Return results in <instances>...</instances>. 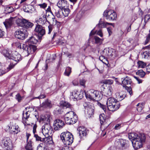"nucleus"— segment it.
<instances>
[{
  "mask_svg": "<svg viewBox=\"0 0 150 150\" xmlns=\"http://www.w3.org/2000/svg\"><path fill=\"white\" fill-rule=\"evenodd\" d=\"M129 138L132 141V143L134 148L138 149L142 146L146 139L143 134L131 133L129 134Z\"/></svg>",
  "mask_w": 150,
  "mask_h": 150,
  "instance_id": "f257e3e1",
  "label": "nucleus"
},
{
  "mask_svg": "<svg viewBox=\"0 0 150 150\" xmlns=\"http://www.w3.org/2000/svg\"><path fill=\"white\" fill-rule=\"evenodd\" d=\"M85 94L86 98L90 100L98 101L102 98L101 93L97 90L91 89Z\"/></svg>",
  "mask_w": 150,
  "mask_h": 150,
  "instance_id": "f03ea898",
  "label": "nucleus"
},
{
  "mask_svg": "<svg viewBox=\"0 0 150 150\" xmlns=\"http://www.w3.org/2000/svg\"><path fill=\"white\" fill-rule=\"evenodd\" d=\"M64 118L66 124L71 125L75 123L77 121L78 118L75 112L70 111L65 115Z\"/></svg>",
  "mask_w": 150,
  "mask_h": 150,
  "instance_id": "7ed1b4c3",
  "label": "nucleus"
},
{
  "mask_svg": "<svg viewBox=\"0 0 150 150\" xmlns=\"http://www.w3.org/2000/svg\"><path fill=\"white\" fill-rule=\"evenodd\" d=\"M16 47L19 49L23 50L24 53H27L26 56H28L30 53L33 52L35 47L32 46H27L26 44H21L19 42L15 43Z\"/></svg>",
  "mask_w": 150,
  "mask_h": 150,
  "instance_id": "20e7f679",
  "label": "nucleus"
},
{
  "mask_svg": "<svg viewBox=\"0 0 150 150\" xmlns=\"http://www.w3.org/2000/svg\"><path fill=\"white\" fill-rule=\"evenodd\" d=\"M14 34L16 38L23 40L27 37L28 33L26 29L22 28L16 30Z\"/></svg>",
  "mask_w": 150,
  "mask_h": 150,
  "instance_id": "39448f33",
  "label": "nucleus"
},
{
  "mask_svg": "<svg viewBox=\"0 0 150 150\" xmlns=\"http://www.w3.org/2000/svg\"><path fill=\"white\" fill-rule=\"evenodd\" d=\"M103 15L105 18L108 21L115 20L117 18L116 12L112 10L105 11Z\"/></svg>",
  "mask_w": 150,
  "mask_h": 150,
  "instance_id": "423d86ee",
  "label": "nucleus"
},
{
  "mask_svg": "<svg viewBox=\"0 0 150 150\" xmlns=\"http://www.w3.org/2000/svg\"><path fill=\"white\" fill-rule=\"evenodd\" d=\"M34 31L39 40L42 39V37L45 35L46 33L45 28L38 24L36 25Z\"/></svg>",
  "mask_w": 150,
  "mask_h": 150,
  "instance_id": "0eeeda50",
  "label": "nucleus"
},
{
  "mask_svg": "<svg viewBox=\"0 0 150 150\" xmlns=\"http://www.w3.org/2000/svg\"><path fill=\"white\" fill-rule=\"evenodd\" d=\"M53 129L49 123H46L42 127V132L43 135L48 136L49 135H52Z\"/></svg>",
  "mask_w": 150,
  "mask_h": 150,
  "instance_id": "6e6552de",
  "label": "nucleus"
},
{
  "mask_svg": "<svg viewBox=\"0 0 150 150\" xmlns=\"http://www.w3.org/2000/svg\"><path fill=\"white\" fill-rule=\"evenodd\" d=\"M2 142L6 150H12V149L13 144L9 138L7 137L5 138L2 141Z\"/></svg>",
  "mask_w": 150,
  "mask_h": 150,
  "instance_id": "1a4fd4ad",
  "label": "nucleus"
},
{
  "mask_svg": "<svg viewBox=\"0 0 150 150\" xmlns=\"http://www.w3.org/2000/svg\"><path fill=\"white\" fill-rule=\"evenodd\" d=\"M54 129L58 130L61 129L64 125V122L59 119H56L54 122Z\"/></svg>",
  "mask_w": 150,
  "mask_h": 150,
  "instance_id": "9d476101",
  "label": "nucleus"
},
{
  "mask_svg": "<svg viewBox=\"0 0 150 150\" xmlns=\"http://www.w3.org/2000/svg\"><path fill=\"white\" fill-rule=\"evenodd\" d=\"M105 115L103 114H101L100 115L99 119L100 121L101 127H103L104 126V128H106L109 125L110 123H107L108 120V119H106Z\"/></svg>",
  "mask_w": 150,
  "mask_h": 150,
  "instance_id": "9b49d317",
  "label": "nucleus"
},
{
  "mask_svg": "<svg viewBox=\"0 0 150 150\" xmlns=\"http://www.w3.org/2000/svg\"><path fill=\"white\" fill-rule=\"evenodd\" d=\"M10 59H12L18 63L22 60L21 55L16 51L12 52Z\"/></svg>",
  "mask_w": 150,
  "mask_h": 150,
  "instance_id": "f8f14e48",
  "label": "nucleus"
},
{
  "mask_svg": "<svg viewBox=\"0 0 150 150\" xmlns=\"http://www.w3.org/2000/svg\"><path fill=\"white\" fill-rule=\"evenodd\" d=\"M7 128L10 131L11 133H13V134H17L20 132L19 127L16 124L12 125L10 124L9 125H8Z\"/></svg>",
  "mask_w": 150,
  "mask_h": 150,
  "instance_id": "ddd939ff",
  "label": "nucleus"
},
{
  "mask_svg": "<svg viewBox=\"0 0 150 150\" xmlns=\"http://www.w3.org/2000/svg\"><path fill=\"white\" fill-rule=\"evenodd\" d=\"M38 42V41L36 39L33 37H30L28 40L27 42L28 43V45H27V46H32L35 47V48L34 49V50L33 52H32L30 54L33 53L36 50V46L33 45L36 44Z\"/></svg>",
  "mask_w": 150,
  "mask_h": 150,
  "instance_id": "4468645a",
  "label": "nucleus"
},
{
  "mask_svg": "<svg viewBox=\"0 0 150 150\" xmlns=\"http://www.w3.org/2000/svg\"><path fill=\"white\" fill-rule=\"evenodd\" d=\"M79 137L81 139H84L87 135V131L85 127H80L78 128Z\"/></svg>",
  "mask_w": 150,
  "mask_h": 150,
  "instance_id": "2eb2a0df",
  "label": "nucleus"
},
{
  "mask_svg": "<svg viewBox=\"0 0 150 150\" xmlns=\"http://www.w3.org/2000/svg\"><path fill=\"white\" fill-rule=\"evenodd\" d=\"M85 111L86 114L88 115V117H91L93 114L94 110L93 108L90 106L88 105L87 106L84 105Z\"/></svg>",
  "mask_w": 150,
  "mask_h": 150,
  "instance_id": "dca6fc26",
  "label": "nucleus"
},
{
  "mask_svg": "<svg viewBox=\"0 0 150 150\" xmlns=\"http://www.w3.org/2000/svg\"><path fill=\"white\" fill-rule=\"evenodd\" d=\"M53 104L51 101L47 99L40 105L41 107L44 108H51Z\"/></svg>",
  "mask_w": 150,
  "mask_h": 150,
  "instance_id": "f3484780",
  "label": "nucleus"
},
{
  "mask_svg": "<svg viewBox=\"0 0 150 150\" xmlns=\"http://www.w3.org/2000/svg\"><path fill=\"white\" fill-rule=\"evenodd\" d=\"M57 5L60 8L62 9L68 8L69 5L67 4L66 1L64 0H61L58 2Z\"/></svg>",
  "mask_w": 150,
  "mask_h": 150,
  "instance_id": "a211bd4d",
  "label": "nucleus"
},
{
  "mask_svg": "<svg viewBox=\"0 0 150 150\" xmlns=\"http://www.w3.org/2000/svg\"><path fill=\"white\" fill-rule=\"evenodd\" d=\"M107 106V108L108 110L110 111H114L117 110L120 107V105L118 103H117L116 104H109L108 103H106Z\"/></svg>",
  "mask_w": 150,
  "mask_h": 150,
  "instance_id": "6ab92c4d",
  "label": "nucleus"
},
{
  "mask_svg": "<svg viewBox=\"0 0 150 150\" xmlns=\"http://www.w3.org/2000/svg\"><path fill=\"white\" fill-rule=\"evenodd\" d=\"M122 84L124 87L126 86V85H130L132 82L131 78L127 76L124 78H122Z\"/></svg>",
  "mask_w": 150,
  "mask_h": 150,
  "instance_id": "aec40b11",
  "label": "nucleus"
},
{
  "mask_svg": "<svg viewBox=\"0 0 150 150\" xmlns=\"http://www.w3.org/2000/svg\"><path fill=\"white\" fill-rule=\"evenodd\" d=\"M73 136L71 133L70 132H64L62 133L60 137L61 139L63 142V141L65 140H67V139L68 138H69L70 137H71Z\"/></svg>",
  "mask_w": 150,
  "mask_h": 150,
  "instance_id": "412c9836",
  "label": "nucleus"
},
{
  "mask_svg": "<svg viewBox=\"0 0 150 150\" xmlns=\"http://www.w3.org/2000/svg\"><path fill=\"white\" fill-rule=\"evenodd\" d=\"M79 92L76 90H74L71 94L70 97L73 99L74 100H78L79 98H78Z\"/></svg>",
  "mask_w": 150,
  "mask_h": 150,
  "instance_id": "4be33fe9",
  "label": "nucleus"
},
{
  "mask_svg": "<svg viewBox=\"0 0 150 150\" xmlns=\"http://www.w3.org/2000/svg\"><path fill=\"white\" fill-rule=\"evenodd\" d=\"M13 18H11L9 19H6L5 21L4 22V24L6 29L10 28L13 23Z\"/></svg>",
  "mask_w": 150,
  "mask_h": 150,
  "instance_id": "5701e85b",
  "label": "nucleus"
},
{
  "mask_svg": "<svg viewBox=\"0 0 150 150\" xmlns=\"http://www.w3.org/2000/svg\"><path fill=\"white\" fill-rule=\"evenodd\" d=\"M12 53L11 51L8 50H4L2 51V53L4 56L9 59H10Z\"/></svg>",
  "mask_w": 150,
  "mask_h": 150,
  "instance_id": "b1692460",
  "label": "nucleus"
},
{
  "mask_svg": "<svg viewBox=\"0 0 150 150\" xmlns=\"http://www.w3.org/2000/svg\"><path fill=\"white\" fill-rule=\"evenodd\" d=\"M26 19L23 18H18L16 21V22L18 26L23 27Z\"/></svg>",
  "mask_w": 150,
  "mask_h": 150,
  "instance_id": "393cba45",
  "label": "nucleus"
},
{
  "mask_svg": "<svg viewBox=\"0 0 150 150\" xmlns=\"http://www.w3.org/2000/svg\"><path fill=\"white\" fill-rule=\"evenodd\" d=\"M121 148L122 149H125L129 146V142L127 140L121 139Z\"/></svg>",
  "mask_w": 150,
  "mask_h": 150,
  "instance_id": "a878e982",
  "label": "nucleus"
},
{
  "mask_svg": "<svg viewBox=\"0 0 150 150\" xmlns=\"http://www.w3.org/2000/svg\"><path fill=\"white\" fill-rule=\"evenodd\" d=\"M60 105L61 107H62L64 108H71L72 107L71 105L69 103L63 100L60 101Z\"/></svg>",
  "mask_w": 150,
  "mask_h": 150,
  "instance_id": "bb28decb",
  "label": "nucleus"
},
{
  "mask_svg": "<svg viewBox=\"0 0 150 150\" xmlns=\"http://www.w3.org/2000/svg\"><path fill=\"white\" fill-rule=\"evenodd\" d=\"M50 116L48 115H46L42 116L40 119L41 121H43L45 123H49L50 121Z\"/></svg>",
  "mask_w": 150,
  "mask_h": 150,
  "instance_id": "cd10ccee",
  "label": "nucleus"
},
{
  "mask_svg": "<svg viewBox=\"0 0 150 150\" xmlns=\"http://www.w3.org/2000/svg\"><path fill=\"white\" fill-rule=\"evenodd\" d=\"M73 136L71 137H70L69 138H67L66 141L65 140L64 141H63V142L64 144L66 146L72 144L73 142Z\"/></svg>",
  "mask_w": 150,
  "mask_h": 150,
  "instance_id": "c85d7f7f",
  "label": "nucleus"
},
{
  "mask_svg": "<svg viewBox=\"0 0 150 150\" xmlns=\"http://www.w3.org/2000/svg\"><path fill=\"white\" fill-rule=\"evenodd\" d=\"M103 52L105 56H109L112 55V50L111 49L109 48L104 49Z\"/></svg>",
  "mask_w": 150,
  "mask_h": 150,
  "instance_id": "c756f323",
  "label": "nucleus"
},
{
  "mask_svg": "<svg viewBox=\"0 0 150 150\" xmlns=\"http://www.w3.org/2000/svg\"><path fill=\"white\" fill-rule=\"evenodd\" d=\"M112 88L111 86L108 87L104 95L107 97L110 96L112 94Z\"/></svg>",
  "mask_w": 150,
  "mask_h": 150,
  "instance_id": "7c9ffc66",
  "label": "nucleus"
},
{
  "mask_svg": "<svg viewBox=\"0 0 150 150\" xmlns=\"http://www.w3.org/2000/svg\"><path fill=\"white\" fill-rule=\"evenodd\" d=\"M117 100L114 98L110 97L108 99L107 103H108L109 104H116L118 103L117 102Z\"/></svg>",
  "mask_w": 150,
  "mask_h": 150,
  "instance_id": "2f4dec72",
  "label": "nucleus"
},
{
  "mask_svg": "<svg viewBox=\"0 0 150 150\" xmlns=\"http://www.w3.org/2000/svg\"><path fill=\"white\" fill-rule=\"evenodd\" d=\"M62 17H64L67 16L70 11V9L67 8L62 9Z\"/></svg>",
  "mask_w": 150,
  "mask_h": 150,
  "instance_id": "473e14b6",
  "label": "nucleus"
},
{
  "mask_svg": "<svg viewBox=\"0 0 150 150\" xmlns=\"http://www.w3.org/2000/svg\"><path fill=\"white\" fill-rule=\"evenodd\" d=\"M126 94L125 92L120 93H117V98L119 100H121L123 99L126 97Z\"/></svg>",
  "mask_w": 150,
  "mask_h": 150,
  "instance_id": "72a5a7b5",
  "label": "nucleus"
},
{
  "mask_svg": "<svg viewBox=\"0 0 150 150\" xmlns=\"http://www.w3.org/2000/svg\"><path fill=\"white\" fill-rule=\"evenodd\" d=\"M95 43L96 44H101L103 40V39L100 38L97 36H94V38Z\"/></svg>",
  "mask_w": 150,
  "mask_h": 150,
  "instance_id": "f704fd0d",
  "label": "nucleus"
},
{
  "mask_svg": "<svg viewBox=\"0 0 150 150\" xmlns=\"http://www.w3.org/2000/svg\"><path fill=\"white\" fill-rule=\"evenodd\" d=\"M47 18L45 16H43L42 17L40 18L38 20V21L42 25L44 24L47 21Z\"/></svg>",
  "mask_w": 150,
  "mask_h": 150,
  "instance_id": "c9c22d12",
  "label": "nucleus"
},
{
  "mask_svg": "<svg viewBox=\"0 0 150 150\" xmlns=\"http://www.w3.org/2000/svg\"><path fill=\"white\" fill-rule=\"evenodd\" d=\"M32 143V142L31 140L28 142L27 145L25 147L26 150H33Z\"/></svg>",
  "mask_w": 150,
  "mask_h": 150,
  "instance_id": "e433bc0d",
  "label": "nucleus"
},
{
  "mask_svg": "<svg viewBox=\"0 0 150 150\" xmlns=\"http://www.w3.org/2000/svg\"><path fill=\"white\" fill-rule=\"evenodd\" d=\"M106 25V23H105L101 19H100L99 23L96 26L100 28H101L105 27Z\"/></svg>",
  "mask_w": 150,
  "mask_h": 150,
  "instance_id": "4c0bfd02",
  "label": "nucleus"
},
{
  "mask_svg": "<svg viewBox=\"0 0 150 150\" xmlns=\"http://www.w3.org/2000/svg\"><path fill=\"white\" fill-rule=\"evenodd\" d=\"M24 25L23 28L27 29L29 28L32 27L33 25V24L26 20Z\"/></svg>",
  "mask_w": 150,
  "mask_h": 150,
  "instance_id": "58836bf2",
  "label": "nucleus"
},
{
  "mask_svg": "<svg viewBox=\"0 0 150 150\" xmlns=\"http://www.w3.org/2000/svg\"><path fill=\"white\" fill-rule=\"evenodd\" d=\"M137 64L138 67L139 68H144L146 65V64L143 61H139L137 63Z\"/></svg>",
  "mask_w": 150,
  "mask_h": 150,
  "instance_id": "ea45409f",
  "label": "nucleus"
},
{
  "mask_svg": "<svg viewBox=\"0 0 150 150\" xmlns=\"http://www.w3.org/2000/svg\"><path fill=\"white\" fill-rule=\"evenodd\" d=\"M18 63L17 62L13 64V62H11L10 65L8 66V67L7 68L6 71V72H7L9 71L13 68Z\"/></svg>",
  "mask_w": 150,
  "mask_h": 150,
  "instance_id": "a19ab883",
  "label": "nucleus"
},
{
  "mask_svg": "<svg viewBox=\"0 0 150 150\" xmlns=\"http://www.w3.org/2000/svg\"><path fill=\"white\" fill-rule=\"evenodd\" d=\"M49 135L48 136L47 135H44L45 137V138H43L42 139V142H49L50 139L51 138V135Z\"/></svg>",
  "mask_w": 150,
  "mask_h": 150,
  "instance_id": "79ce46f5",
  "label": "nucleus"
},
{
  "mask_svg": "<svg viewBox=\"0 0 150 150\" xmlns=\"http://www.w3.org/2000/svg\"><path fill=\"white\" fill-rule=\"evenodd\" d=\"M115 146L118 148H121V139H118L115 142Z\"/></svg>",
  "mask_w": 150,
  "mask_h": 150,
  "instance_id": "37998d69",
  "label": "nucleus"
},
{
  "mask_svg": "<svg viewBox=\"0 0 150 150\" xmlns=\"http://www.w3.org/2000/svg\"><path fill=\"white\" fill-rule=\"evenodd\" d=\"M13 9L11 6H7L5 8V11L7 13H10L13 11Z\"/></svg>",
  "mask_w": 150,
  "mask_h": 150,
  "instance_id": "c03bdc74",
  "label": "nucleus"
},
{
  "mask_svg": "<svg viewBox=\"0 0 150 150\" xmlns=\"http://www.w3.org/2000/svg\"><path fill=\"white\" fill-rule=\"evenodd\" d=\"M71 72V69L70 67H68L66 68L64 73L65 75L69 76Z\"/></svg>",
  "mask_w": 150,
  "mask_h": 150,
  "instance_id": "a18cd8bd",
  "label": "nucleus"
},
{
  "mask_svg": "<svg viewBox=\"0 0 150 150\" xmlns=\"http://www.w3.org/2000/svg\"><path fill=\"white\" fill-rule=\"evenodd\" d=\"M62 10H59L56 11L55 15L57 17L59 18H62V15L61 14V13H62Z\"/></svg>",
  "mask_w": 150,
  "mask_h": 150,
  "instance_id": "49530a36",
  "label": "nucleus"
},
{
  "mask_svg": "<svg viewBox=\"0 0 150 150\" xmlns=\"http://www.w3.org/2000/svg\"><path fill=\"white\" fill-rule=\"evenodd\" d=\"M142 57L145 58H147L148 56H150L148 50L144 52L142 54Z\"/></svg>",
  "mask_w": 150,
  "mask_h": 150,
  "instance_id": "de8ad7c7",
  "label": "nucleus"
},
{
  "mask_svg": "<svg viewBox=\"0 0 150 150\" xmlns=\"http://www.w3.org/2000/svg\"><path fill=\"white\" fill-rule=\"evenodd\" d=\"M137 74H138L142 78L143 77L145 74V72L142 70H139L137 72Z\"/></svg>",
  "mask_w": 150,
  "mask_h": 150,
  "instance_id": "09e8293b",
  "label": "nucleus"
},
{
  "mask_svg": "<svg viewBox=\"0 0 150 150\" xmlns=\"http://www.w3.org/2000/svg\"><path fill=\"white\" fill-rule=\"evenodd\" d=\"M138 107L137 108V110L139 112H141L143 108V105L142 103H139L137 105Z\"/></svg>",
  "mask_w": 150,
  "mask_h": 150,
  "instance_id": "8fccbe9b",
  "label": "nucleus"
},
{
  "mask_svg": "<svg viewBox=\"0 0 150 150\" xmlns=\"http://www.w3.org/2000/svg\"><path fill=\"white\" fill-rule=\"evenodd\" d=\"M113 81L111 79L105 80L103 81V83L104 84H111L113 83Z\"/></svg>",
  "mask_w": 150,
  "mask_h": 150,
  "instance_id": "3c124183",
  "label": "nucleus"
},
{
  "mask_svg": "<svg viewBox=\"0 0 150 150\" xmlns=\"http://www.w3.org/2000/svg\"><path fill=\"white\" fill-rule=\"evenodd\" d=\"M24 111L23 113V117L25 119L27 120L29 117L30 115V113L29 112H26L25 113H24Z\"/></svg>",
  "mask_w": 150,
  "mask_h": 150,
  "instance_id": "603ef678",
  "label": "nucleus"
},
{
  "mask_svg": "<svg viewBox=\"0 0 150 150\" xmlns=\"http://www.w3.org/2000/svg\"><path fill=\"white\" fill-rule=\"evenodd\" d=\"M31 7L30 6H27V7H26L25 6L24 7H23V10L24 11L26 12L27 13H30L31 12L30 9H29V7Z\"/></svg>",
  "mask_w": 150,
  "mask_h": 150,
  "instance_id": "864d4df0",
  "label": "nucleus"
},
{
  "mask_svg": "<svg viewBox=\"0 0 150 150\" xmlns=\"http://www.w3.org/2000/svg\"><path fill=\"white\" fill-rule=\"evenodd\" d=\"M34 136L35 137L36 141L42 142V138L38 134H34Z\"/></svg>",
  "mask_w": 150,
  "mask_h": 150,
  "instance_id": "5fc2aeb1",
  "label": "nucleus"
},
{
  "mask_svg": "<svg viewBox=\"0 0 150 150\" xmlns=\"http://www.w3.org/2000/svg\"><path fill=\"white\" fill-rule=\"evenodd\" d=\"M25 110L27 112H29V113H30L31 111H33L34 109L33 108L29 106L26 108H25Z\"/></svg>",
  "mask_w": 150,
  "mask_h": 150,
  "instance_id": "6e6d98bb",
  "label": "nucleus"
},
{
  "mask_svg": "<svg viewBox=\"0 0 150 150\" xmlns=\"http://www.w3.org/2000/svg\"><path fill=\"white\" fill-rule=\"evenodd\" d=\"M126 87V88L127 90V91L129 93V94L131 96L132 94V89L131 87H127V86H125Z\"/></svg>",
  "mask_w": 150,
  "mask_h": 150,
  "instance_id": "4d7b16f0",
  "label": "nucleus"
},
{
  "mask_svg": "<svg viewBox=\"0 0 150 150\" xmlns=\"http://www.w3.org/2000/svg\"><path fill=\"white\" fill-rule=\"evenodd\" d=\"M150 19V15H146L144 18V20L145 23L147 22Z\"/></svg>",
  "mask_w": 150,
  "mask_h": 150,
  "instance_id": "13d9d810",
  "label": "nucleus"
},
{
  "mask_svg": "<svg viewBox=\"0 0 150 150\" xmlns=\"http://www.w3.org/2000/svg\"><path fill=\"white\" fill-rule=\"evenodd\" d=\"M98 105L104 111H105L106 110V107L105 105H104L101 103H98Z\"/></svg>",
  "mask_w": 150,
  "mask_h": 150,
  "instance_id": "bf43d9fd",
  "label": "nucleus"
},
{
  "mask_svg": "<svg viewBox=\"0 0 150 150\" xmlns=\"http://www.w3.org/2000/svg\"><path fill=\"white\" fill-rule=\"evenodd\" d=\"M150 41V33L146 37V39L145 41V44H147L149 41Z\"/></svg>",
  "mask_w": 150,
  "mask_h": 150,
  "instance_id": "052dcab7",
  "label": "nucleus"
},
{
  "mask_svg": "<svg viewBox=\"0 0 150 150\" xmlns=\"http://www.w3.org/2000/svg\"><path fill=\"white\" fill-rule=\"evenodd\" d=\"M61 150H73L72 148L67 146L62 147Z\"/></svg>",
  "mask_w": 150,
  "mask_h": 150,
  "instance_id": "680f3d73",
  "label": "nucleus"
},
{
  "mask_svg": "<svg viewBox=\"0 0 150 150\" xmlns=\"http://www.w3.org/2000/svg\"><path fill=\"white\" fill-rule=\"evenodd\" d=\"M42 144H40L38 147L37 150H45V147H42L41 145Z\"/></svg>",
  "mask_w": 150,
  "mask_h": 150,
  "instance_id": "e2e57ef3",
  "label": "nucleus"
},
{
  "mask_svg": "<svg viewBox=\"0 0 150 150\" xmlns=\"http://www.w3.org/2000/svg\"><path fill=\"white\" fill-rule=\"evenodd\" d=\"M16 98L19 102H20L22 100L21 97L19 94L16 95Z\"/></svg>",
  "mask_w": 150,
  "mask_h": 150,
  "instance_id": "0e129e2a",
  "label": "nucleus"
},
{
  "mask_svg": "<svg viewBox=\"0 0 150 150\" xmlns=\"http://www.w3.org/2000/svg\"><path fill=\"white\" fill-rule=\"evenodd\" d=\"M96 32L97 35L100 36L101 37H103V34L101 30H100L98 31H96Z\"/></svg>",
  "mask_w": 150,
  "mask_h": 150,
  "instance_id": "69168bd1",
  "label": "nucleus"
},
{
  "mask_svg": "<svg viewBox=\"0 0 150 150\" xmlns=\"http://www.w3.org/2000/svg\"><path fill=\"white\" fill-rule=\"evenodd\" d=\"M38 5L40 6V8H45L47 6V4L45 3H43L42 4H39Z\"/></svg>",
  "mask_w": 150,
  "mask_h": 150,
  "instance_id": "338daca9",
  "label": "nucleus"
},
{
  "mask_svg": "<svg viewBox=\"0 0 150 150\" xmlns=\"http://www.w3.org/2000/svg\"><path fill=\"white\" fill-rule=\"evenodd\" d=\"M86 81L83 79H80V84L82 86H84Z\"/></svg>",
  "mask_w": 150,
  "mask_h": 150,
  "instance_id": "774afa93",
  "label": "nucleus"
}]
</instances>
